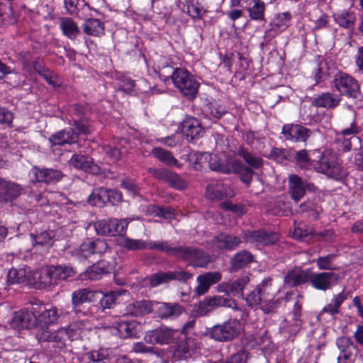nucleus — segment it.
Returning <instances> with one entry per match:
<instances>
[{
	"instance_id": "obj_1",
	"label": "nucleus",
	"mask_w": 363,
	"mask_h": 363,
	"mask_svg": "<svg viewBox=\"0 0 363 363\" xmlns=\"http://www.w3.org/2000/svg\"><path fill=\"white\" fill-rule=\"evenodd\" d=\"M313 153L320 155L319 160L315 166L318 172L325 174L336 180H340L345 176L342 162L335 154L330 151L320 152L318 150H315Z\"/></svg>"
},
{
	"instance_id": "obj_2",
	"label": "nucleus",
	"mask_w": 363,
	"mask_h": 363,
	"mask_svg": "<svg viewBox=\"0 0 363 363\" xmlns=\"http://www.w3.org/2000/svg\"><path fill=\"white\" fill-rule=\"evenodd\" d=\"M108 249L107 242L104 240L86 239L69 252L79 262L87 260L89 262H94L97 261V256L105 253Z\"/></svg>"
},
{
	"instance_id": "obj_3",
	"label": "nucleus",
	"mask_w": 363,
	"mask_h": 363,
	"mask_svg": "<svg viewBox=\"0 0 363 363\" xmlns=\"http://www.w3.org/2000/svg\"><path fill=\"white\" fill-rule=\"evenodd\" d=\"M139 217L133 216L123 219L108 218L99 220L94 223L97 234L101 235H124L130 222L138 220Z\"/></svg>"
},
{
	"instance_id": "obj_4",
	"label": "nucleus",
	"mask_w": 363,
	"mask_h": 363,
	"mask_svg": "<svg viewBox=\"0 0 363 363\" xmlns=\"http://www.w3.org/2000/svg\"><path fill=\"white\" fill-rule=\"evenodd\" d=\"M172 80L180 91L191 99L195 98L199 87V82L187 69H174Z\"/></svg>"
},
{
	"instance_id": "obj_5",
	"label": "nucleus",
	"mask_w": 363,
	"mask_h": 363,
	"mask_svg": "<svg viewBox=\"0 0 363 363\" xmlns=\"http://www.w3.org/2000/svg\"><path fill=\"white\" fill-rule=\"evenodd\" d=\"M36 309L37 320L38 326L48 328L50 325L57 323L62 317L68 314V311L64 308H58L56 306H47L44 304H35Z\"/></svg>"
},
{
	"instance_id": "obj_6",
	"label": "nucleus",
	"mask_w": 363,
	"mask_h": 363,
	"mask_svg": "<svg viewBox=\"0 0 363 363\" xmlns=\"http://www.w3.org/2000/svg\"><path fill=\"white\" fill-rule=\"evenodd\" d=\"M242 330V325L239 320L230 319L221 325L212 328L211 336L218 341L231 340L238 336Z\"/></svg>"
},
{
	"instance_id": "obj_7",
	"label": "nucleus",
	"mask_w": 363,
	"mask_h": 363,
	"mask_svg": "<svg viewBox=\"0 0 363 363\" xmlns=\"http://www.w3.org/2000/svg\"><path fill=\"white\" fill-rule=\"evenodd\" d=\"M11 325L17 330L29 329L38 325L35 304L16 312L11 320Z\"/></svg>"
},
{
	"instance_id": "obj_8",
	"label": "nucleus",
	"mask_w": 363,
	"mask_h": 363,
	"mask_svg": "<svg viewBox=\"0 0 363 363\" xmlns=\"http://www.w3.org/2000/svg\"><path fill=\"white\" fill-rule=\"evenodd\" d=\"M216 159V156H211L209 165L211 169L214 171H218L223 173L235 172L240 175L242 181L250 184L252 179L253 172L250 168L244 167L240 162L233 161L230 167H226L223 164H213V161Z\"/></svg>"
},
{
	"instance_id": "obj_9",
	"label": "nucleus",
	"mask_w": 363,
	"mask_h": 363,
	"mask_svg": "<svg viewBox=\"0 0 363 363\" xmlns=\"http://www.w3.org/2000/svg\"><path fill=\"white\" fill-rule=\"evenodd\" d=\"M335 86L341 94L356 98L359 90L358 82L351 76L340 72L333 79Z\"/></svg>"
},
{
	"instance_id": "obj_10",
	"label": "nucleus",
	"mask_w": 363,
	"mask_h": 363,
	"mask_svg": "<svg viewBox=\"0 0 363 363\" xmlns=\"http://www.w3.org/2000/svg\"><path fill=\"white\" fill-rule=\"evenodd\" d=\"M313 131L297 123H288L282 126L281 135L286 140L294 143L306 142Z\"/></svg>"
},
{
	"instance_id": "obj_11",
	"label": "nucleus",
	"mask_w": 363,
	"mask_h": 363,
	"mask_svg": "<svg viewBox=\"0 0 363 363\" xmlns=\"http://www.w3.org/2000/svg\"><path fill=\"white\" fill-rule=\"evenodd\" d=\"M289 189L292 199L297 202L303 197L306 189L315 192L317 188L311 182H304L298 175L291 174L289 177Z\"/></svg>"
},
{
	"instance_id": "obj_12",
	"label": "nucleus",
	"mask_w": 363,
	"mask_h": 363,
	"mask_svg": "<svg viewBox=\"0 0 363 363\" xmlns=\"http://www.w3.org/2000/svg\"><path fill=\"white\" fill-rule=\"evenodd\" d=\"M175 331L166 326H161L147 331L144 337L145 342L152 345H167L172 342Z\"/></svg>"
},
{
	"instance_id": "obj_13",
	"label": "nucleus",
	"mask_w": 363,
	"mask_h": 363,
	"mask_svg": "<svg viewBox=\"0 0 363 363\" xmlns=\"http://www.w3.org/2000/svg\"><path fill=\"white\" fill-rule=\"evenodd\" d=\"M29 179L30 182H45L46 184L57 182L60 181L62 177V173L57 169L48 168H39L33 167L29 172Z\"/></svg>"
},
{
	"instance_id": "obj_14",
	"label": "nucleus",
	"mask_w": 363,
	"mask_h": 363,
	"mask_svg": "<svg viewBox=\"0 0 363 363\" xmlns=\"http://www.w3.org/2000/svg\"><path fill=\"white\" fill-rule=\"evenodd\" d=\"M30 284L36 289H45L55 284L52 266L43 267L31 272Z\"/></svg>"
},
{
	"instance_id": "obj_15",
	"label": "nucleus",
	"mask_w": 363,
	"mask_h": 363,
	"mask_svg": "<svg viewBox=\"0 0 363 363\" xmlns=\"http://www.w3.org/2000/svg\"><path fill=\"white\" fill-rule=\"evenodd\" d=\"M234 195L233 189L220 180L213 181L206 187V196L210 200H223Z\"/></svg>"
},
{
	"instance_id": "obj_16",
	"label": "nucleus",
	"mask_w": 363,
	"mask_h": 363,
	"mask_svg": "<svg viewBox=\"0 0 363 363\" xmlns=\"http://www.w3.org/2000/svg\"><path fill=\"white\" fill-rule=\"evenodd\" d=\"M178 258L189 260L195 267H203L210 262V257L201 250L191 247H180Z\"/></svg>"
},
{
	"instance_id": "obj_17",
	"label": "nucleus",
	"mask_w": 363,
	"mask_h": 363,
	"mask_svg": "<svg viewBox=\"0 0 363 363\" xmlns=\"http://www.w3.org/2000/svg\"><path fill=\"white\" fill-rule=\"evenodd\" d=\"M65 328H60L57 330H50L48 328L38 330L36 337L39 342H53L58 347L65 346L67 340Z\"/></svg>"
},
{
	"instance_id": "obj_18",
	"label": "nucleus",
	"mask_w": 363,
	"mask_h": 363,
	"mask_svg": "<svg viewBox=\"0 0 363 363\" xmlns=\"http://www.w3.org/2000/svg\"><path fill=\"white\" fill-rule=\"evenodd\" d=\"M153 311L160 319L173 320L182 314L183 308L178 303H160L154 301Z\"/></svg>"
},
{
	"instance_id": "obj_19",
	"label": "nucleus",
	"mask_w": 363,
	"mask_h": 363,
	"mask_svg": "<svg viewBox=\"0 0 363 363\" xmlns=\"http://www.w3.org/2000/svg\"><path fill=\"white\" fill-rule=\"evenodd\" d=\"M339 279L337 274L333 272H321L313 274L309 280L311 286L318 289L325 291L335 285Z\"/></svg>"
},
{
	"instance_id": "obj_20",
	"label": "nucleus",
	"mask_w": 363,
	"mask_h": 363,
	"mask_svg": "<svg viewBox=\"0 0 363 363\" xmlns=\"http://www.w3.org/2000/svg\"><path fill=\"white\" fill-rule=\"evenodd\" d=\"M222 278L219 272H206L196 277L197 286L194 292L197 296H202L207 293L211 285L218 282Z\"/></svg>"
},
{
	"instance_id": "obj_21",
	"label": "nucleus",
	"mask_w": 363,
	"mask_h": 363,
	"mask_svg": "<svg viewBox=\"0 0 363 363\" xmlns=\"http://www.w3.org/2000/svg\"><path fill=\"white\" fill-rule=\"evenodd\" d=\"M244 239L257 247L268 245L275 242L278 240L276 233H267L264 230L248 231L245 233Z\"/></svg>"
},
{
	"instance_id": "obj_22",
	"label": "nucleus",
	"mask_w": 363,
	"mask_h": 363,
	"mask_svg": "<svg viewBox=\"0 0 363 363\" xmlns=\"http://www.w3.org/2000/svg\"><path fill=\"white\" fill-rule=\"evenodd\" d=\"M22 186L15 182L0 179V201H12L23 192Z\"/></svg>"
},
{
	"instance_id": "obj_23",
	"label": "nucleus",
	"mask_w": 363,
	"mask_h": 363,
	"mask_svg": "<svg viewBox=\"0 0 363 363\" xmlns=\"http://www.w3.org/2000/svg\"><path fill=\"white\" fill-rule=\"evenodd\" d=\"M69 164L76 169H82L86 172L97 174L100 172L99 166L94 163L92 158L75 154L69 160Z\"/></svg>"
},
{
	"instance_id": "obj_24",
	"label": "nucleus",
	"mask_w": 363,
	"mask_h": 363,
	"mask_svg": "<svg viewBox=\"0 0 363 363\" xmlns=\"http://www.w3.org/2000/svg\"><path fill=\"white\" fill-rule=\"evenodd\" d=\"M191 276L189 273L184 272H158L151 277L150 284L152 286L156 287L170 280L189 279Z\"/></svg>"
},
{
	"instance_id": "obj_25",
	"label": "nucleus",
	"mask_w": 363,
	"mask_h": 363,
	"mask_svg": "<svg viewBox=\"0 0 363 363\" xmlns=\"http://www.w3.org/2000/svg\"><path fill=\"white\" fill-rule=\"evenodd\" d=\"M182 131L188 140H194L202 135L203 128L196 118L186 117L182 124Z\"/></svg>"
},
{
	"instance_id": "obj_26",
	"label": "nucleus",
	"mask_w": 363,
	"mask_h": 363,
	"mask_svg": "<svg viewBox=\"0 0 363 363\" xmlns=\"http://www.w3.org/2000/svg\"><path fill=\"white\" fill-rule=\"evenodd\" d=\"M154 310V301L149 300L136 301L126 306V313L133 316H143Z\"/></svg>"
},
{
	"instance_id": "obj_27",
	"label": "nucleus",
	"mask_w": 363,
	"mask_h": 363,
	"mask_svg": "<svg viewBox=\"0 0 363 363\" xmlns=\"http://www.w3.org/2000/svg\"><path fill=\"white\" fill-rule=\"evenodd\" d=\"M113 328L117 335L121 338H128L136 336L140 330V325L137 321H116Z\"/></svg>"
},
{
	"instance_id": "obj_28",
	"label": "nucleus",
	"mask_w": 363,
	"mask_h": 363,
	"mask_svg": "<svg viewBox=\"0 0 363 363\" xmlns=\"http://www.w3.org/2000/svg\"><path fill=\"white\" fill-rule=\"evenodd\" d=\"M52 145L72 144L77 140V134L72 128L58 131L49 139Z\"/></svg>"
},
{
	"instance_id": "obj_29",
	"label": "nucleus",
	"mask_w": 363,
	"mask_h": 363,
	"mask_svg": "<svg viewBox=\"0 0 363 363\" xmlns=\"http://www.w3.org/2000/svg\"><path fill=\"white\" fill-rule=\"evenodd\" d=\"M240 240L238 237L220 233L213 240V245L219 250H233L238 246Z\"/></svg>"
},
{
	"instance_id": "obj_30",
	"label": "nucleus",
	"mask_w": 363,
	"mask_h": 363,
	"mask_svg": "<svg viewBox=\"0 0 363 363\" xmlns=\"http://www.w3.org/2000/svg\"><path fill=\"white\" fill-rule=\"evenodd\" d=\"M114 354L111 349L100 348L87 353L89 363H111Z\"/></svg>"
},
{
	"instance_id": "obj_31",
	"label": "nucleus",
	"mask_w": 363,
	"mask_h": 363,
	"mask_svg": "<svg viewBox=\"0 0 363 363\" xmlns=\"http://www.w3.org/2000/svg\"><path fill=\"white\" fill-rule=\"evenodd\" d=\"M152 154L155 158L160 160L161 162L169 167H177L180 168L182 164L179 161L173 156L172 152L166 150L162 147H154L152 150Z\"/></svg>"
},
{
	"instance_id": "obj_32",
	"label": "nucleus",
	"mask_w": 363,
	"mask_h": 363,
	"mask_svg": "<svg viewBox=\"0 0 363 363\" xmlns=\"http://www.w3.org/2000/svg\"><path fill=\"white\" fill-rule=\"evenodd\" d=\"M66 328L67 339L74 340L82 337L85 330L91 328L89 324L85 320H81L70 324Z\"/></svg>"
},
{
	"instance_id": "obj_33",
	"label": "nucleus",
	"mask_w": 363,
	"mask_h": 363,
	"mask_svg": "<svg viewBox=\"0 0 363 363\" xmlns=\"http://www.w3.org/2000/svg\"><path fill=\"white\" fill-rule=\"evenodd\" d=\"M336 345L340 351L341 359L350 360L353 352L357 350L356 346L347 337H340L336 340Z\"/></svg>"
},
{
	"instance_id": "obj_34",
	"label": "nucleus",
	"mask_w": 363,
	"mask_h": 363,
	"mask_svg": "<svg viewBox=\"0 0 363 363\" xmlns=\"http://www.w3.org/2000/svg\"><path fill=\"white\" fill-rule=\"evenodd\" d=\"M347 298V294L344 291L333 296L330 303L322 309L320 313H328L331 316L336 315L339 313L340 308Z\"/></svg>"
},
{
	"instance_id": "obj_35",
	"label": "nucleus",
	"mask_w": 363,
	"mask_h": 363,
	"mask_svg": "<svg viewBox=\"0 0 363 363\" xmlns=\"http://www.w3.org/2000/svg\"><path fill=\"white\" fill-rule=\"evenodd\" d=\"M309 280V273L302 270H293L287 273L284 278V284L293 287L302 284Z\"/></svg>"
},
{
	"instance_id": "obj_36",
	"label": "nucleus",
	"mask_w": 363,
	"mask_h": 363,
	"mask_svg": "<svg viewBox=\"0 0 363 363\" xmlns=\"http://www.w3.org/2000/svg\"><path fill=\"white\" fill-rule=\"evenodd\" d=\"M84 32L89 35L99 37L104 34V25L96 18L86 20L82 24Z\"/></svg>"
},
{
	"instance_id": "obj_37",
	"label": "nucleus",
	"mask_w": 363,
	"mask_h": 363,
	"mask_svg": "<svg viewBox=\"0 0 363 363\" xmlns=\"http://www.w3.org/2000/svg\"><path fill=\"white\" fill-rule=\"evenodd\" d=\"M59 26L62 33L71 40L75 39L79 33L77 23L70 18H61Z\"/></svg>"
},
{
	"instance_id": "obj_38",
	"label": "nucleus",
	"mask_w": 363,
	"mask_h": 363,
	"mask_svg": "<svg viewBox=\"0 0 363 363\" xmlns=\"http://www.w3.org/2000/svg\"><path fill=\"white\" fill-rule=\"evenodd\" d=\"M31 279V272L25 268L11 269L8 273V281L10 284H30Z\"/></svg>"
},
{
	"instance_id": "obj_39",
	"label": "nucleus",
	"mask_w": 363,
	"mask_h": 363,
	"mask_svg": "<svg viewBox=\"0 0 363 363\" xmlns=\"http://www.w3.org/2000/svg\"><path fill=\"white\" fill-rule=\"evenodd\" d=\"M340 101V97L331 93H323L313 100L316 106L330 108L337 106Z\"/></svg>"
},
{
	"instance_id": "obj_40",
	"label": "nucleus",
	"mask_w": 363,
	"mask_h": 363,
	"mask_svg": "<svg viewBox=\"0 0 363 363\" xmlns=\"http://www.w3.org/2000/svg\"><path fill=\"white\" fill-rule=\"evenodd\" d=\"M180 247H171L167 241L147 240V250L164 251L178 258Z\"/></svg>"
},
{
	"instance_id": "obj_41",
	"label": "nucleus",
	"mask_w": 363,
	"mask_h": 363,
	"mask_svg": "<svg viewBox=\"0 0 363 363\" xmlns=\"http://www.w3.org/2000/svg\"><path fill=\"white\" fill-rule=\"evenodd\" d=\"M108 200V189L104 187L95 189L88 198L91 205L99 207L103 206Z\"/></svg>"
},
{
	"instance_id": "obj_42",
	"label": "nucleus",
	"mask_w": 363,
	"mask_h": 363,
	"mask_svg": "<svg viewBox=\"0 0 363 363\" xmlns=\"http://www.w3.org/2000/svg\"><path fill=\"white\" fill-rule=\"evenodd\" d=\"M30 237L34 245L50 247L53 243L55 233L52 230H45L37 235L30 233Z\"/></svg>"
},
{
	"instance_id": "obj_43",
	"label": "nucleus",
	"mask_w": 363,
	"mask_h": 363,
	"mask_svg": "<svg viewBox=\"0 0 363 363\" xmlns=\"http://www.w3.org/2000/svg\"><path fill=\"white\" fill-rule=\"evenodd\" d=\"M291 15L289 12H284L277 14L272 23V28L275 33H279L286 30L291 21Z\"/></svg>"
},
{
	"instance_id": "obj_44",
	"label": "nucleus",
	"mask_w": 363,
	"mask_h": 363,
	"mask_svg": "<svg viewBox=\"0 0 363 363\" xmlns=\"http://www.w3.org/2000/svg\"><path fill=\"white\" fill-rule=\"evenodd\" d=\"M247 11L251 19L262 21L264 17L265 4L262 0H252Z\"/></svg>"
},
{
	"instance_id": "obj_45",
	"label": "nucleus",
	"mask_w": 363,
	"mask_h": 363,
	"mask_svg": "<svg viewBox=\"0 0 363 363\" xmlns=\"http://www.w3.org/2000/svg\"><path fill=\"white\" fill-rule=\"evenodd\" d=\"M92 296V293L86 289H79L73 292L72 295V303L74 312L78 313L77 307L85 302L90 301Z\"/></svg>"
},
{
	"instance_id": "obj_46",
	"label": "nucleus",
	"mask_w": 363,
	"mask_h": 363,
	"mask_svg": "<svg viewBox=\"0 0 363 363\" xmlns=\"http://www.w3.org/2000/svg\"><path fill=\"white\" fill-rule=\"evenodd\" d=\"M267 295H269V292H267L266 289L257 287L247 295L245 300L249 306H258Z\"/></svg>"
},
{
	"instance_id": "obj_47",
	"label": "nucleus",
	"mask_w": 363,
	"mask_h": 363,
	"mask_svg": "<svg viewBox=\"0 0 363 363\" xmlns=\"http://www.w3.org/2000/svg\"><path fill=\"white\" fill-rule=\"evenodd\" d=\"M211 312L219 307L233 306V300L224 296H213L205 298Z\"/></svg>"
},
{
	"instance_id": "obj_48",
	"label": "nucleus",
	"mask_w": 363,
	"mask_h": 363,
	"mask_svg": "<svg viewBox=\"0 0 363 363\" xmlns=\"http://www.w3.org/2000/svg\"><path fill=\"white\" fill-rule=\"evenodd\" d=\"M52 273L55 281V284L59 280H65L69 277H73L76 272L70 266L57 265L52 266Z\"/></svg>"
},
{
	"instance_id": "obj_49",
	"label": "nucleus",
	"mask_w": 363,
	"mask_h": 363,
	"mask_svg": "<svg viewBox=\"0 0 363 363\" xmlns=\"http://www.w3.org/2000/svg\"><path fill=\"white\" fill-rule=\"evenodd\" d=\"M119 245L129 250H147V240L141 239H131L124 237L120 241Z\"/></svg>"
},
{
	"instance_id": "obj_50",
	"label": "nucleus",
	"mask_w": 363,
	"mask_h": 363,
	"mask_svg": "<svg viewBox=\"0 0 363 363\" xmlns=\"http://www.w3.org/2000/svg\"><path fill=\"white\" fill-rule=\"evenodd\" d=\"M252 259L253 257L251 253L242 250L237 253L232 259V267L233 269L237 270L252 262Z\"/></svg>"
},
{
	"instance_id": "obj_51",
	"label": "nucleus",
	"mask_w": 363,
	"mask_h": 363,
	"mask_svg": "<svg viewBox=\"0 0 363 363\" xmlns=\"http://www.w3.org/2000/svg\"><path fill=\"white\" fill-rule=\"evenodd\" d=\"M335 21L341 27L349 28L354 26L356 21L355 15L349 11H342L334 16Z\"/></svg>"
},
{
	"instance_id": "obj_52",
	"label": "nucleus",
	"mask_w": 363,
	"mask_h": 363,
	"mask_svg": "<svg viewBox=\"0 0 363 363\" xmlns=\"http://www.w3.org/2000/svg\"><path fill=\"white\" fill-rule=\"evenodd\" d=\"M125 293L126 291L120 289L104 294L100 299V304L104 308H110L116 303L117 298Z\"/></svg>"
},
{
	"instance_id": "obj_53",
	"label": "nucleus",
	"mask_w": 363,
	"mask_h": 363,
	"mask_svg": "<svg viewBox=\"0 0 363 363\" xmlns=\"http://www.w3.org/2000/svg\"><path fill=\"white\" fill-rule=\"evenodd\" d=\"M249 277L245 275L242 276L241 277L238 278V279L233 281L226 283L225 286L226 289L231 293L234 294L241 293L242 294V291L245 286H247L249 284Z\"/></svg>"
},
{
	"instance_id": "obj_54",
	"label": "nucleus",
	"mask_w": 363,
	"mask_h": 363,
	"mask_svg": "<svg viewBox=\"0 0 363 363\" xmlns=\"http://www.w3.org/2000/svg\"><path fill=\"white\" fill-rule=\"evenodd\" d=\"M206 116H211L215 118H220L227 112L225 107L218 104L216 101L208 103L203 108Z\"/></svg>"
},
{
	"instance_id": "obj_55",
	"label": "nucleus",
	"mask_w": 363,
	"mask_h": 363,
	"mask_svg": "<svg viewBox=\"0 0 363 363\" xmlns=\"http://www.w3.org/2000/svg\"><path fill=\"white\" fill-rule=\"evenodd\" d=\"M295 160L296 164L302 169H309L313 166L314 161L309 157L305 150L296 152Z\"/></svg>"
},
{
	"instance_id": "obj_56",
	"label": "nucleus",
	"mask_w": 363,
	"mask_h": 363,
	"mask_svg": "<svg viewBox=\"0 0 363 363\" xmlns=\"http://www.w3.org/2000/svg\"><path fill=\"white\" fill-rule=\"evenodd\" d=\"M238 155L243 158L246 163L253 168L257 169L262 166V160L261 158L252 155L244 149H240Z\"/></svg>"
},
{
	"instance_id": "obj_57",
	"label": "nucleus",
	"mask_w": 363,
	"mask_h": 363,
	"mask_svg": "<svg viewBox=\"0 0 363 363\" xmlns=\"http://www.w3.org/2000/svg\"><path fill=\"white\" fill-rule=\"evenodd\" d=\"M280 300L279 298H271L270 295H267L262 300L260 304V308L264 313H269L273 311L280 305Z\"/></svg>"
},
{
	"instance_id": "obj_58",
	"label": "nucleus",
	"mask_w": 363,
	"mask_h": 363,
	"mask_svg": "<svg viewBox=\"0 0 363 363\" xmlns=\"http://www.w3.org/2000/svg\"><path fill=\"white\" fill-rule=\"evenodd\" d=\"M39 74L52 86H61V80L58 76L50 69H40Z\"/></svg>"
},
{
	"instance_id": "obj_59",
	"label": "nucleus",
	"mask_w": 363,
	"mask_h": 363,
	"mask_svg": "<svg viewBox=\"0 0 363 363\" xmlns=\"http://www.w3.org/2000/svg\"><path fill=\"white\" fill-rule=\"evenodd\" d=\"M335 258L334 255H328L325 257H320L316 260V264L319 269L334 270L336 267L332 266L333 260Z\"/></svg>"
},
{
	"instance_id": "obj_60",
	"label": "nucleus",
	"mask_w": 363,
	"mask_h": 363,
	"mask_svg": "<svg viewBox=\"0 0 363 363\" xmlns=\"http://www.w3.org/2000/svg\"><path fill=\"white\" fill-rule=\"evenodd\" d=\"M187 12L193 18H201L206 11L201 6V4L196 2L188 6Z\"/></svg>"
},
{
	"instance_id": "obj_61",
	"label": "nucleus",
	"mask_w": 363,
	"mask_h": 363,
	"mask_svg": "<svg viewBox=\"0 0 363 363\" xmlns=\"http://www.w3.org/2000/svg\"><path fill=\"white\" fill-rule=\"evenodd\" d=\"M0 17L2 18V22L6 24L13 23L15 21L13 11L9 6L0 5Z\"/></svg>"
},
{
	"instance_id": "obj_62",
	"label": "nucleus",
	"mask_w": 363,
	"mask_h": 363,
	"mask_svg": "<svg viewBox=\"0 0 363 363\" xmlns=\"http://www.w3.org/2000/svg\"><path fill=\"white\" fill-rule=\"evenodd\" d=\"M147 212L150 214L162 217L164 218H170L172 217L173 214L170 210H164L157 206H150L147 208Z\"/></svg>"
},
{
	"instance_id": "obj_63",
	"label": "nucleus",
	"mask_w": 363,
	"mask_h": 363,
	"mask_svg": "<svg viewBox=\"0 0 363 363\" xmlns=\"http://www.w3.org/2000/svg\"><path fill=\"white\" fill-rule=\"evenodd\" d=\"M107 271L102 269L99 266L94 265L89 267L85 272V275L87 278L91 280H97L101 279V275L106 273Z\"/></svg>"
},
{
	"instance_id": "obj_64",
	"label": "nucleus",
	"mask_w": 363,
	"mask_h": 363,
	"mask_svg": "<svg viewBox=\"0 0 363 363\" xmlns=\"http://www.w3.org/2000/svg\"><path fill=\"white\" fill-rule=\"evenodd\" d=\"M13 119V113L5 108H0V124L10 128Z\"/></svg>"
}]
</instances>
